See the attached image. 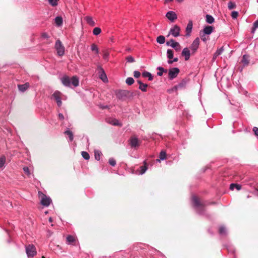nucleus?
Masks as SVG:
<instances>
[{
	"mask_svg": "<svg viewBox=\"0 0 258 258\" xmlns=\"http://www.w3.org/2000/svg\"><path fill=\"white\" fill-rule=\"evenodd\" d=\"M61 81L64 86L68 87H71V84L75 87L79 85V80L77 76H73L71 79L68 76H64L61 79Z\"/></svg>",
	"mask_w": 258,
	"mask_h": 258,
	"instance_id": "f257e3e1",
	"label": "nucleus"
},
{
	"mask_svg": "<svg viewBox=\"0 0 258 258\" xmlns=\"http://www.w3.org/2000/svg\"><path fill=\"white\" fill-rule=\"evenodd\" d=\"M192 203L198 214L204 215L205 212L204 205L196 196H192Z\"/></svg>",
	"mask_w": 258,
	"mask_h": 258,
	"instance_id": "f03ea898",
	"label": "nucleus"
},
{
	"mask_svg": "<svg viewBox=\"0 0 258 258\" xmlns=\"http://www.w3.org/2000/svg\"><path fill=\"white\" fill-rule=\"evenodd\" d=\"M26 252L28 258L34 257L37 254L35 246L33 244H29L26 246Z\"/></svg>",
	"mask_w": 258,
	"mask_h": 258,
	"instance_id": "7ed1b4c3",
	"label": "nucleus"
},
{
	"mask_svg": "<svg viewBox=\"0 0 258 258\" xmlns=\"http://www.w3.org/2000/svg\"><path fill=\"white\" fill-rule=\"evenodd\" d=\"M38 194L39 197L41 198V204L45 207L49 206L50 203L51 202V199L43 194L41 191H39Z\"/></svg>",
	"mask_w": 258,
	"mask_h": 258,
	"instance_id": "20e7f679",
	"label": "nucleus"
},
{
	"mask_svg": "<svg viewBox=\"0 0 258 258\" xmlns=\"http://www.w3.org/2000/svg\"><path fill=\"white\" fill-rule=\"evenodd\" d=\"M55 48L56 49L57 54L59 56H62L64 54V47L59 40H56L55 44Z\"/></svg>",
	"mask_w": 258,
	"mask_h": 258,
	"instance_id": "39448f33",
	"label": "nucleus"
},
{
	"mask_svg": "<svg viewBox=\"0 0 258 258\" xmlns=\"http://www.w3.org/2000/svg\"><path fill=\"white\" fill-rule=\"evenodd\" d=\"M97 70L98 71L99 79L104 83L107 82L108 79L103 69L100 66L98 65L97 66Z\"/></svg>",
	"mask_w": 258,
	"mask_h": 258,
	"instance_id": "423d86ee",
	"label": "nucleus"
},
{
	"mask_svg": "<svg viewBox=\"0 0 258 258\" xmlns=\"http://www.w3.org/2000/svg\"><path fill=\"white\" fill-rule=\"evenodd\" d=\"M180 28L177 25H175L170 28L168 35H171L174 37L180 36Z\"/></svg>",
	"mask_w": 258,
	"mask_h": 258,
	"instance_id": "0eeeda50",
	"label": "nucleus"
},
{
	"mask_svg": "<svg viewBox=\"0 0 258 258\" xmlns=\"http://www.w3.org/2000/svg\"><path fill=\"white\" fill-rule=\"evenodd\" d=\"M180 71L178 68H172L169 70L168 76L171 80L175 78L178 75Z\"/></svg>",
	"mask_w": 258,
	"mask_h": 258,
	"instance_id": "6e6552de",
	"label": "nucleus"
},
{
	"mask_svg": "<svg viewBox=\"0 0 258 258\" xmlns=\"http://www.w3.org/2000/svg\"><path fill=\"white\" fill-rule=\"evenodd\" d=\"M200 45V38L199 37H197L192 42L190 46V48L192 51V53H195L197 50L198 49V48L199 47Z\"/></svg>",
	"mask_w": 258,
	"mask_h": 258,
	"instance_id": "1a4fd4ad",
	"label": "nucleus"
},
{
	"mask_svg": "<svg viewBox=\"0 0 258 258\" xmlns=\"http://www.w3.org/2000/svg\"><path fill=\"white\" fill-rule=\"evenodd\" d=\"M129 142L131 147L135 149L138 148L140 145L138 139L136 137H131L129 140Z\"/></svg>",
	"mask_w": 258,
	"mask_h": 258,
	"instance_id": "9d476101",
	"label": "nucleus"
},
{
	"mask_svg": "<svg viewBox=\"0 0 258 258\" xmlns=\"http://www.w3.org/2000/svg\"><path fill=\"white\" fill-rule=\"evenodd\" d=\"M187 80L183 79L178 84L175 86L172 89V91H177L179 89H184L186 86Z\"/></svg>",
	"mask_w": 258,
	"mask_h": 258,
	"instance_id": "9b49d317",
	"label": "nucleus"
},
{
	"mask_svg": "<svg viewBox=\"0 0 258 258\" xmlns=\"http://www.w3.org/2000/svg\"><path fill=\"white\" fill-rule=\"evenodd\" d=\"M166 17L169 21L172 22L175 21V20L177 19V14L175 12L171 11H169L166 13Z\"/></svg>",
	"mask_w": 258,
	"mask_h": 258,
	"instance_id": "f8f14e48",
	"label": "nucleus"
},
{
	"mask_svg": "<svg viewBox=\"0 0 258 258\" xmlns=\"http://www.w3.org/2000/svg\"><path fill=\"white\" fill-rule=\"evenodd\" d=\"M52 97L56 100L58 106L60 107L62 104L60 93L58 91H55L52 94Z\"/></svg>",
	"mask_w": 258,
	"mask_h": 258,
	"instance_id": "ddd939ff",
	"label": "nucleus"
},
{
	"mask_svg": "<svg viewBox=\"0 0 258 258\" xmlns=\"http://www.w3.org/2000/svg\"><path fill=\"white\" fill-rule=\"evenodd\" d=\"M192 26H193L192 21L191 20H189L188 22V24L186 26V29H185V31H186L185 36L186 37H188L190 36L191 33L192 31Z\"/></svg>",
	"mask_w": 258,
	"mask_h": 258,
	"instance_id": "4468645a",
	"label": "nucleus"
},
{
	"mask_svg": "<svg viewBox=\"0 0 258 258\" xmlns=\"http://www.w3.org/2000/svg\"><path fill=\"white\" fill-rule=\"evenodd\" d=\"M181 55L184 57L185 60H188L190 56V52L189 49L187 47H185L183 49Z\"/></svg>",
	"mask_w": 258,
	"mask_h": 258,
	"instance_id": "2eb2a0df",
	"label": "nucleus"
},
{
	"mask_svg": "<svg viewBox=\"0 0 258 258\" xmlns=\"http://www.w3.org/2000/svg\"><path fill=\"white\" fill-rule=\"evenodd\" d=\"M171 45H170V46L171 47H172L173 48H174L176 51H177V52L180 51V50H181V48L180 44L178 42L175 41L172 39H171Z\"/></svg>",
	"mask_w": 258,
	"mask_h": 258,
	"instance_id": "dca6fc26",
	"label": "nucleus"
},
{
	"mask_svg": "<svg viewBox=\"0 0 258 258\" xmlns=\"http://www.w3.org/2000/svg\"><path fill=\"white\" fill-rule=\"evenodd\" d=\"M214 31V27L212 26H206L203 29V33L206 35L211 34Z\"/></svg>",
	"mask_w": 258,
	"mask_h": 258,
	"instance_id": "f3484780",
	"label": "nucleus"
},
{
	"mask_svg": "<svg viewBox=\"0 0 258 258\" xmlns=\"http://www.w3.org/2000/svg\"><path fill=\"white\" fill-rule=\"evenodd\" d=\"M29 87L30 84L29 83H26L24 84L18 85L19 90L21 92H24Z\"/></svg>",
	"mask_w": 258,
	"mask_h": 258,
	"instance_id": "a211bd4d",
	"label": "nucleus"
},
{
	"mask_svg": "<svg viewBox=\"0 0 258 258\" xmlns=\"http://www.w3.org/2000/svg\"><path fill=\"white\" fill-rule=\"evenodd\" d=\"M75 242L76 239L74 236L69 235L67 237V243L68 244L75 245Z\"/></svg>",
	"mask_w": 258,
	"mask_h": 258,
	"instance_id": "6ab92c4d",
	"label": "nucleus"
},
{
	"mask_svg": "<svg viewBox=\"0 0 258 258\" xmlns=\"http://www.w3.org/2000/svg\"><path fill=\"white\" fill-rule=\"evenodd\" d=\"M144 165L140 167L139 174L142 175L145 173L148 169V165L146 160L144 161Z\"/></svg>",
	"mask_w": 258,
	"mask_h": 258,
	"instance_id": "aec40b11",
	"label": "nucleus"
},
{
	"mask_svg": "<svg viewBox=\"0 0 258 258\" xmlns=\"http://www.w3.org/2000/svg\"><path fill=\"white\" fill-rule=\"evenodd\" d=\"M224 51V48L223 47H221L216 51V52L214 53L213 57V60H214L217 56L221 55Z\"/></svg>",
	"mask_w": 258,
	"mask_h": 258,
	"instance_id": "412c9836",
	"label": "nucleus"
},
{
	"mask_svg": "<svg viewBox=\"0 0 258 258\" xmlns=\"http://www.w3.org/2000/svg\"><path fill=\"white\" fill-rule=\"evenodd\" d=\"M138 83L140 85V86L139 87V89L142 91L143 92H146L148 85L147 84L143 83L142 81L140 80H138Z\"/></svg>",
	"mask_w": 258,
	"mask_h": 258,
	"instance_id": "4be33fe9",
	"label": "nucleus"
},
{
	"mask_svg": "<svg viewBox=\"0 0 258 258\" xmlns=\"http://www.w3.org/2000/svg\"><path fill=\"white\" fill-rule=\"evenodd\" d=\"M54 21H55V24L57 26L59 27L62 25L63 20H62V18L61 17L57 16L55 18Z\"/></svg>",
	"mask_w": 258,
	"mask_h": 258,
	"instance_id": "5701e85b",
	"label": "nucleus"
},
{
	"mask_svg": "<svg viewBox=\"0 0 258 258\" xmlns=\"http://www.w3.org/2000/svg\"><path fill=\"white\" fill-rule=\"evenodd\" d=\"M214 18L210 15L207 14L206 16V21L208 24H212L214 22Z\"/></svg>",
	"mask_w": 258,
	"mask_h": 258,
	"instance_id": "b1692460",
	"label": "nucleus"
},
{
	"mask_svg": "<svg viewBox=\"0 0 258 258\" xmlns=\"http://www.w3.org/2000/svg\"><path fill=\"white\" fill-rule=\"evenodd\" d=\"M116 97L119 99H121L126 96L125 92L124 90H119L116 94Z\"/></svg>",
	"mask_w": 258,
	"mask_h": 258,
	"instance_id": "393cba45",
	"label": "nucleus"
},
{
	"mask_svg": "<svg viewBox=\"0 0 258 258\" xmlns=\"http://www.w3.org/2000/svg\"><path fill=\"white\" fill-rule=\"evenodd\" d=\"M64 134L68 136L69 138V140L70 142L73 141L74 139V135L72 131H71L69 128H68L65 132Z\"/></svg>",
	"mask_w": 258,
	"mask_h": 258,
	"instance_id": "a878e982",
	"label": "nucleus"
},
{
	"mask_svg": "<svg viewBox=\"0 0 258 258\" xmlns=\"http://www.w3.org/2000/svg\"><path fill=\"white\" fill-rule=\"evenodd\" d=\"M219 233L221 235H226L227 234V230L225 227L224 226H221L219 229Z\"/></svg>",
	"mask_w": 258,
	"mask_h": 258,
	"instance_id": "bb28decb",
	"label": "nucleus"
},
{
	"mask_svg": "<svg viewBox=\"0 0 258 258\" xmlns=\"http://www.w3.org/2000/svg\"><path fill=\"white\" fill-rule=\"evenodd\" d=\"M142 76L145 78H148L149 81H152L153 79L152 75L148 72H144L142 73Z\"/></svg>",
	"mask_w": 258,
	"mask_h": 258,
	"instance_id": "cd10ccee",
	"label": "nucleus"
},
{
	"mask_svg": "<svg viewBox=\"0 0 258 258\" xmlns=\"http://www.w3.org/2000/svg\"><path fill=\"white\" fill-rule=\"evenodd\" d=\"M160 159H157V161L160 162V160H164L166 158V153L165 151L162 150L159 155Z\"/></svg>",
	"mask_w": 258,
	"mask_h": 258,
	"instance_id": "c85d7f7f",
	"label": "nucleus"
},
{
	"mask_svg": "<svg viewBox=\"0 0 258 258\" xmlns=\"http://www.w3.org/2000/svg\"><path fill=\"white\" fill-rule=\"evenodd\" d=\"M235 188H236L237 190H239L241 188V186L238 184L231 183L230 185V189L231 190H234Z\"/></svg>",
	"mask_w": 258,
	"mask_h": 258,
	"instance_id": "c756f323",
	"label": "nucleus"
},
{
	"mask_svg": "<svg viewBox=\"0 0 258 258\" xmlns=\"http://www.w3.org/2000/svg\"><path fill=\"white\" fill-rule=\"evenodd\" d=\"M85 20L86 21L87 23L89 24L90 25L93 26L95 25V22L93 20V19L90 16H86L85 17Z\"/></svg>",
	"mask_w": 258,
	"mask_h": 258,
	"instance_id": "7c9ffc66",
	"label": "nucleus"
},
{
	"mask_svg": "<svg viewBox=\"0 0 258 258\" xmlns=\"http://www.w3.org/2000/svg\"><path fill=\"white\" fill-rule=\"evenodd\" d=\"M157 69L159 70V72H157V75L159 76H162L163 73H166L167 72V70L162 67H158Z\"/></svg>",
	"mask_w": 258,
	"mask_h": 258,
	"instance_id": "2f4dec72",
	"label": "nucleus"
},
{
	"mask_svg": "<svg viewBox=\"0 0 258 258\" xmlns=\"http://www.w3.org/2000/svg\"><path fill=\"white\" fill-rule=\"evenodd\" d=\"M173 50L171 49H168L167 50V57L169 59H171L173 58Z\"/></svg>",
	"mask_w": 258,
	"mask_h": 258,
	"instance_id": "473e14b6",
	"label": "nucleus"
},
{
	"mask_svg": "<svg viewBox=\"0 0 258 258\" xmlns=\"http://www.w3.org/2000/svg\"><path fill=\"white\" fill-rule=\"evenodd\" d=\"M156 41L159 44H163L165 42V37L163 35H160L157 37Z\"/></svg>",
	"mask_w": 258,
	"mask_h": 258,
	"instance_id": "72a5a7b5",
	"label": "nucleus"
},
{
	"mask_svg": "<svg viewBox=\"0 0 258 258\" xmlns=\"http://www.w3.org/2000/svg\"><path fill=\"white\" fill-rule=\"evenodd\" d=\"M102 155L101 151L95 150L94 151V156L96 160L99 161L100 159V156Z\"/></svg>",
	"mask_w": 258,
	"mask_h": 258,
	"instance_id": "f704fd0d",
	"label": "nucleus"
},
{
	"mask_svg": "<svg viewBox=\"0 0 258 258\" xmlns=\"http://www.w3.org/2000/svg\"><path fill=\"white\" fill-rule=\"evenodd\" d=\"M91 49L92 51H94L96 54L99 53L98 48L95 44L93 43L91 45Z\"/></svg>",
	"mask_w": 258,
	"mask_h": 258,
	"instance_id": "c9c22d12",
	"label": "nucleus"
},
{
	"mask_svg": "<svg viewBox=\"0 0 258 258\" xmlns=\"http://www.w3.org/2000/svg\"><path fill=\"white\" fill-rule=\"evenodd\" d=\"M258 28V19L257 20H256L253 24V26H252V28L251 29V33H254L256 29Z\"/></svg>",
	"mask_w": 258,
	"mask_h": 258,
	"instance_id": "e433bc0d",
	"label": "nucleus"
},
{
	"mask_svg": "<svg viewBox=\"0 0 258 258\" xmlns=\"http://www.w3.org/2000/svg\"><path fill=\"white\" fill-rule=\"evenodd\" d=\"M93 35L97 36L99 35L101 32V30L99 27H95L93 30Z\"/></svg>",
	"mask_w": 258,
	"mask_h": 258,
	"instance_id": "4c0bfd02",
	"label": "nucleus"
},
{
	"mask_svg": "<svg viewBox=\"0 0 258 258\" xmlns=\"http://www.w3.org/2000/svg\"><path fill=\"white\" fill-rule=\"evenodd\" d=\"M125 83L128 85H132V84H133V83H134V80L133 78L132 77H128L127 78V79H126V81H125Z\"/></svg>",
	"mask_w": 258,
	"mask_h": 258,
	"instance_id": "58836bf2",
	"label": "nucleus"
},
{
	"mask_svg": "<svg viewBox=\"0 0 258 258\" xmlns=\"http://www.w3.org/2000/svg\"><path fill=\"white\" fill-rule=\"evenodd\" d=\"M81 155L83 158L85 160H88L90 158V155L87 152L82 151Z\"/></svg>",
	"mask_w": 258,
	"mask_h": 258,
	"instance_id": "ea45409f",
	"label": "nucleus"
},
{
	"mask_svg": "<svg viewBox=\"0 0 258 258\" xmlns=\"http://www.w3.org/2000/svg\"><path fill=\"white\" fill-rule=\"evenodd\" d=\"M206 35H207L205 34L204 33L201 34V38L202 40L205 43H206L209 39V37Z\"/></svg>",
	"mask_w": 258,
	"mask_h": 258,
	"instance_id": "a19ab883",
	"label": "nucleus"
},
{
	"mask_svg": "<svg viewBox=\"0 0 258 258\" xmlns=\"http://www.w3.org/2000/svg\"><path fill=\"white\" fill-rule=\"evenodd\" d=\"M6 162V158L4 156L0 158V168H2L5 166Z\"/></svg>",
	"mask_w": 258,
	"mask_h": 258,
	"instance_id": "79ce46f5",
	"label": "nucleus"
},
{
	"mask_svg": "<svg viewBox=\"0 0 258 258\" xmlns=\"http://www.w3.org/2000/svg\"><path fill=\"white\" fill-rule=\"evenodd\" d=\"M241 62L244 64V65L247 64L248 63V61L247 60V56L246 55H244L242 56Z\"/></svg>",
	"mask_w": 258,
	"mask_h": 258,
	"instance_id": "37998d69",
	"label": "nucleus"
},
{
	"mask_svg": "<svg viewBox=\"0 0 258 258\" xmlns=\"http://www.w3.org/2000/svg\"><path fill=\"white\" fill-rule=\"evenodd\" d=\"M228 8L229 10H232L236 8V5L231 2H229L228 4Z\"/></svg>",
	"mask_w": 258,
	"mask_h": 258,
	"instance_id": "c03bdc74",
	"label": "nucleus"
},
{
	"mask_svg": "<svg viewBox=\"0 0 258 258\" xmlns=\"http://www.w3.org/2000/svg\"><path fill=\"white\" fill-rule=\"evenodd\" d=\"M108 162L109 164L112 166H114L116 164L115 160L113 158H110L109 159Z\"/></svg>",
	"mask_w": 258,
	"mask_h": 258,
	"instance_id": "a18cd8bd",
	"label": "nucleus"
},
{
	"mask_svg": "<svg viewBox=\"0 0 258 258\" xmlns=\"http://www.w3.org/2000/svg\"><path fill=\"white\" fill-rule=\"evenodd\" d=\"M49 4L52 6H56L57 5V0H48Z\"/></svg>",
	"mask_w": 258,
	"mask_h": 258,
	"instance_id": "49530a36",
	"label": "nucleus"
},
{
	"mask_svg": "<svg viewBox=\"0 0 258 258\" xmlns=\"http://www.w3.org/2000/svg\"><path fill=\"white\" fill-rule=\"evenodd\" d=\"M238 13L237 11H232L231 13V16L232 19H235L237 18Z\"/></svg>",
	"mask_w": 258,
	"mask_h": 258,
	"instance_id": "de8ad7c7",
	"label": "nucleus"
},
{
	"mask_svg": "<svg viewBox=\"0 0 258 258\" xmlns=\"http://www.w3.org/2000/svg\"><path fill=\"white\" fill-rule=\"evenodd\" d=\"M127 61L130 63L135 61V58L132 56H128L126 58Z\"/></svg>",
	"mask_w": 258,
	"mask_h": 258,
	"instance_id": "09e8293b",
	"label": "nucleus"
},
{
	"mask_svg": "<svg viewBox=\"0 0 258 258\" xmlns=\"http://www.w3.org/2000/svg\"><path fill=\"white\" fill-rule=\"evenodd\" d=\"M23 170H24V172L27 174V175H28V176L30 175L31 173L29 171V169L28 167H27V166L24 167Z\"/></svg>",
	"mask_w": 258,
	"mask_h": 258,
	"instance_id": "8fccbe9b",
	"label": "nucleus"
},
{
	"mask_svg": "<svg viewBox=\"0 0 258 258\" xmlns=\"http://www.w3.org/2000/svg\"><path fill=\"white\" fill-rule=\"evenodd\" d=\"M109 123L114 125H118L119 124L118 120L115 119H112L111 121L109 122Z\"/></svg>",
	"mask_w": 258,
	"mask_h": 258,
	"instance_id": "3c124183",
	"label": "nucleus"
},
{
	"mask_svg": "<svg viewBox=\"0 0 258 258\" xmlns=\"http://www.w3.org/2000/svg\"><path fill=\"white\" fill-rule=\"evenodd\" d=\"M134 76L135 78H138L140 77L141 73L138 71H135L134 72Z\"/></svg>",
	"mask_w": 258,
	"mask_h": 258,
	"instance_id": "603ef678",
	"label": "nucleus"
},
{
	"mask_svg": "<svg viewBox=\"0 0 258 258\" xmlns=\"http://www.w3.org/2000/svg\"><path fill=\"white\" fill-rule=\"evenodd\" d=\"M109 54L108 52H107L106 51H104L103 54V59H104L105 60L107 59V58L109 56Z\"/></svg>",
	"mask_w": 258,
	"mask_h": 258,
	"instance_id": "864d4df0",
	"label": "nucleus"
},
{
	"mask_svg": "<svg viewBox=\"0 0 258 258\" xmlns=\"http://www.w3.org/2000/svg\"><path fill=\"white\" fill-rule=\"evenodd\" d=\"M253 131L254 132L255 135L258 137V127L255 126L253 127Z\"/></svg>",
	"mask_w": 258,
	"mask_h": 258,
	"instance_id": "5fc2aeb1",
	"label": "nucleus"
},
{
	"mask_svg": "<svg viewBox=\"0 0 258 258\" xmlns=\"http://www.w3.org/2000/svg\"><path fill=\"white\" fill-rule=\"evenodd\" d=\"M42 37L43 38H49V35L46 33H43L42 34Z\"/></svg>",
	"mask_w": 258,
	"mask_h": 258,
	"instance_id": "6e6d98bb",
	"label": "nucleus"
},
{
	"mask_svg": "<svg viewBox=\"0 0 258 258\" xmlns=\"http://www.w3.org/2000/svg\"><path fill=\"white\" fill-rule=\"evenodd\" d=\"M58 117L61 120H63L64 118V116L62 113L58 114Z\"/></svg>",
	"mask_w": 258,
	"mask_h": 258,
	"instance_id": "4d7b16f0",
	"label": "nucleus"
},
{
	"mask_svg": "<svg viewBox=\"0 0 258 258\" xmlns=\"http://www.w3.org/2000/svg\"><path fill=\"white\" fill-rule=\"evenodd\" d=\"M166 44V45L167 46H170V45H171V40L169 41H167Z\"/></svg>",
	"mask_w": 258,
	"mask_h": 258,
	"instance_id": "13d9d810",
	"label": "nucleus"
},
{
	"mask_svg": "<svg viewBox=\"0 0 258 258\" xmlns=\"http://www.w3.org/2000/svg\"><path fill=\"white\" fill-rule=\"evenodd\" d=\"M167 62L168 64H172V63H173V61L171 59H169L167 61Z\"/></svg>",
	"mask_w": 258,
	"mask_h": 258,
	"instance_id": "bf43d9fd",
	"label": "nucleus"
},
{
	"mask_svg": "<svg viewBox=\"0 0 258 258\" xmlns=\"http://www.w3.org/2000/svg\"><path fill=\"white\" fill-rule=\"evenodd\" d=\"M172 60L173 61V62H177L178 60V58L177 57H175Z\"/></svg>",
	"mask_w": 258,
	"mask_h": 258,
	"instance_id": "052dcab7",
	"label": "nucleus"
},
{
	"mask_svg": "<svg viewBox=\"0 0 258 258\" xmlns=\"http://www.w3.org/2000/svg\"><path fill=\"white\" fill-rule=\"evenodd\" d=\"M230 248H227V250L228 251V252H230V251L233 252V249L231 248V249Z\"/></svg>",
	"mask_w": 258,
	"mask_h": 258,
	"instance_id": "680f3d73",
	"label": "nucleus"
},
{
	"mask_svg": "<svg viewBox=\"0 0 258 258\" xmlns=\"http://www.w3.org/2000/svg\"><path fill=\"white\" fill-rule=\"evenodd\" d=\"M184 0H176L177 2L179 3H182V2H183Z\"/></svg>",
	"mask_w": 258,
	"mask_h": 258,
	"instance_id": "e2e57ef3",
	"label": "nucleus"
},
{
	"mask_svg": "<svg viewBox=\"0 0 258 258\" xmlns=\"http://www.w3.org/2000/svg\"><path fill=\"white\" fill-rule=\"evenodd\" d=\"M49 221L50 222H52V218L51 217H50V218H49Z\"/></svg>",
	"mask_w": 258,
	"mask_h": 258,
	"instance_id": "0e129e2a",
	"label": "nucleus"
},
{
	"mask_svg": "<svg viewBox=\"0 0 258 258\" xmlns=\"http://www.w3.org/2000/svg\"><path fill=\"white\" fill-rule=\"evenodd\" d=\"M173 0H165L166 2H172Z\"/></svg>",
	"mask_w": 258,
	"mask_h": 258,
	"instance_id": "69168bd1",
	"label": "nucleus"
},
{
	"mask_svg": "<svg viewBox=\"0 0 258 258\" xmlns=\"http://www.w3.org/2000/svg\"><path fill=\"white\" fill-rule=\"evenodd\" d=\"M104 108H107V105H106Z\"/></svg>",
	"mask_w": 258,
	"mask_h": 258,
	"instance_id": "338daca9",
	"label": "nucleus"
},
{
	"mask_svg": "<svg viewBox=\"0 0 258 258\" xmlns=\"http://www.w3.org/2000/svg\"><path fill=\"white\" fill-rule=\"evenodd\" d=\"M42 258H45V257L43 256L42 257Z\"/></svg>",
	"mask_w": 258,
	"mask_h": 258,
	"instance_id": "774afa93",
	"label": "nucleus"
}]
</instances>
